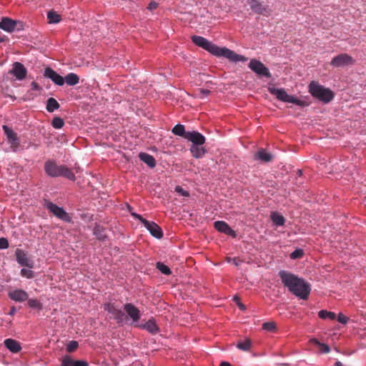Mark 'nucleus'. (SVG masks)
<instances>
[{
	"label": "nucleus",
	"instance_id": "obj_4",
	"mask_svg": "<svg viewBox=\"0 0 366 366\" xmlns=\"http://www.w3.org/2000/svg\"><path fill=\"white\" fill-rule=\"evenodd\" d=\"M309 92L313 97L325 104L331 102L335 96L332 90L314 81L309 84Z\"/></svg>",
	"mask_w": 366,
	"mask_h": 366
},
{
	"label": "nucleus",
	"instance_id": "obj_25",
	"mask_svg": "<svg viewBox=\"0 0 366 366\" xmlns=\"http://www.w3.org/2000/svg\"><path fill=\"white\" fill-rule=\"evenodd\" d=\"M139 159L147 164L149 167L153 168L156 166V160L154 157L151 154L141 152L139 154Z\"/></svg>",
	"mask_w": 366,
	"mask_h": 366
},
{
	"label": "nucleus",
	"instance_id": "obj_28",
	"mask_svg": "<svg viewBox=\"0 0 366 366\" xmlns=\"http://www.w3.org/2000/svg\"><path fill=\"white\" fill-rule=\"evenodd\" d=\"M60 105L58 102L53 97H50L46 101V110L49 112H53L54 110L58 109Z\"/></svg>",
	"mask_w": 366,
	"mask_h": 366
},
{
	"label": "nucleus",
	"instance_id": "obj_9",
	"mask_svg": "<svg viewBox=\"0 0 366 366\" xmlns=\"http://www.w3.org/2000/svg\"><path fill=\"white\" fill-rule=\"evenodd\" d=\"M249 68L259 76L271 77L269 69L259 61L252 59L248 65Z\"/></svg>",
	"mask_w": 366,
	"mask_h": 366
},
{
	"label": "nucleus",
	"instance_id": "obj_18",
	"mask_svg": "<svg viewBox=\"0 0 366 366\" xmlns=\"http://www.w3.org/2000/svg\"><path fill=\"white\" fill-rule=\"evenodd\" d=\"M214 228L225 234L232 236L233 237H236V232L233 230L229 225L224 221H217L214 223Z\"/></svg>",
	"mask_w": 366,
	"mask_h": 366
},
{
	"label": "nucleus",
	"instance_id": "obj_15",
	"mask_svg": "<svg viewBox=\"0 0 366 366\" xmlns=\"http://www.w3.org/2000/svg\"><path fill=\"white\" fill-rule=\"evenodd\" d=\"M16 257L18 263L24 267H28L29 268H32L34 266V262L31 260L28 257L26 253L22 249H17L16 250Z\"/></svg>",
	"mask_w": 366,
	"mask_h": 366
},
{
	"label": "nucleus",
	"instance_id": "obj_32",
	"mask_svg": "<svg viewBox=\"0 0 366 366\" xmlns=\"http://www.w3.org/2000/svg\"><path fill=\"white\" fill-rule=\"evenodd\" d=\"M271 219L277 226H282L285 224V217L276 212H272Z\"/></svg>",
	"mask_w": 366,
	"mask_h": 366
},
{
	"label": "nucleus",
	"instance_id": "obj_11",
	"mask_svg": "<svg viewBox=\"0 0 366 366\" xmlns=\"http://www.w3.org/2000/svg\"><path fill=\"white\" fill-rule=\"evenodd\" d=\"M104 310L112 315V317L114 319L118 324H122L125 320L124 312L120 309H118L114 304L110 302L107 303L104 305Z\"/></svg>",
	"mask_w": 366,
	"mask_h": 366
},
{
	"label": "nucleus",
	"instance_id": "obj_38",
	"mask_svg": "<svg viewBox=\"0 0 366 366\" xmlns=\"http://www.w3.org/2000/svg\"><path fill=\"white\" fill-rule=\"evenodd\" d=\"M51 125L55 129H61L64 125V122L61 117H54L52 120Z\"/></svg>",
	"mask_w": 366,
	"mask_h": 366
},
{
	"label": "nucleus",
	"instance_id": "obj_22",
	"mask_svg": "<svg viewBox=\"0 0 366 366\" xmlns=\"http://www.w3.org/2000/svg\"><path fill=\"white\" fill-rule=\"evenodd\" d=\"M203 144L192 145L189 150L193 157L196 159L202 158L207 152Z\"/></svg>",
	"mask_w": 366,
	"mask_h": 366
},
{
	"label": "nucleus",
	"instance_id": "obj_33",
	"mask_svg": "<svg viewBox=\"0 0 366 366\" xmlns=\"http://www.w3.org/2000/svg\"><path fill=\"white\" fill-rule=\"evenodd\" d=\"M318 316L320 318H321L322 320L329 319L331 320H334L336 318V314L335 312H330V311L325 310H320L318 312Z\"/></svg>",
	"mask_w": 366,
	"mask_h": 366
},
{
	"label": "nucleus",
	"instance_id": "obj_6",
	"mask_svg": "<svg viewBox=\"0 0 366 366\" xmlns=\"http://www.w3.org/2000/svg\"><path fill=\"white\" fill-rule=\"evenodd\" d=\"M131 214L135 219H139L144 224V226L149 231L150 234L153 237L157 239H160L162 237L163 232L160 227L157 225L155 222H149L146 219L143 218L140 214H138L135 212H131Z\"/></svg>",
	"mask_w": 366,
	"mask_h": 366
},
{
	"label": "nucleus",
	"instance_id": "obj_5",
	"mask_svg": "<svg viewBox=\"0 0 366 366\" xmlns=\"http://www.w3.org/2000/svg\"><path fill=\"white\" fill-rule=\"evenodd\" d=\"M268 90L270 94L276 96V97L282 102L292 103L298 106L305 105L304 102L302 100L297 99L294 96L288 94L283 89L269 87Z\"/></svg>",
	"mask_w": 366,
	"mask_h": 366
},
{
	"label": "nucleus",
	"instance_id": "obj_30",
	"mask_svg": "<svg viewBox=\"0 0 366 366\" xmlns=\"http://www.w3.org/2000/svg\"><path fill=\"white\" fill-rule=\"evenodd\" d=\"M172 133L177 136L182 137L186 139L187 132L184 129V126L182 124H177L172 129Z\"/></svg>",
	"mask_w": 366,
	"mask_h": 366
},
{
	"label": "nucleus",
	"instance_id": "obj_52",
	"mask_svg": "<svg viewBox=\"0 0 366 366\" xmlns=\"http://www.w3.org/2000/svg\"><path fill=\"white\" fill-rule=\"evenodd\" d=\"M334 366H344V365H342V363L341 362H340V361H337V362L335 363Z\"/></svg>",
	"mask_w": 366,
	"mask_h": 366
},
{
	"label": "nucleus",
	"instance_id": "obj_41",
	"mask_svg": "<svg viewBox=\"0 0 366 366\" xmlns=\"http://www.w3.org/2000/svg\"><path fill=\"white\" fill-rule=\"evenodd\" d=\"M21 274L22 277L31 279L34 277V272L28 269H21Z\"/></svg>",
	"mask_w": 366,
	"mask_h": 366
},
{
	"label": "nucleus",
	"instance_id": "obj_1",
	"mask_svg": "<svg viewBox=\"0 0 366 366\" xmlns=\"http://www.w3.org/2000/svg\"><path fill=\"white\" fill-rule=\"evenodd\" d=\"M282 284L294 295L302 300H307L311 291V287L309 283L302 278H300L295 274L289 272L281 270L279 272Z\"/></svg>",
	"mask_w": 366,
	"mask_h": 366
},
{
	"label": "nucleus",
	"instance_id": "obj_51",
	"mask_svg": "<svg viewBox=\"0 0 366 366\" xmlns=\"http://www.w3.org/2000/svg\"><path fill=\"white\" fill-rule=\"evenodd\" d=\"M219 366H230V364L227 362H222Z\"/></svg>",
	"mask_w": 366,
	"mask_h": 366
},
{
	"label": "nucleus",
	"instance_id": "obj_54",
	"mask_svg": "<svg viewBox=\"0 0 366 366\" xmlns=\"http://www.w3.org/2000/svg\"><path fill=\"white\" fill-rule=\"evenodd\" d=\"M234 300H239V298H238L237 297H234Z\"/></svg>",
	"mask_w": 366,
	"mask_h": 366
},
{
	"label": "nucleus",
	"instance_id": "obj_26",
	"mask_svg": "<svg viewBox=\"0 0 366 366\" xmlns=\"http://www.w3.org/2000/svg\"><path fill=\"white\" fill-rule=\"evenodd\" d=\"M254 157L264 162H269L272 159V155L263 149L259 150L254 154Z\"/></svg>",
	"mask_w": 366,
	"mask_h": 366
},
{
	"label": "nucleus",
	"instance_id": "obj_44",
	"mask_svg": "<svg viewBox=\"0 0 366 366\" xmlns=\"http://www.w3.org/2000/svg\"><path fill=\"white\" fill-rule=\"evenodd\" d=\"M337 321L342 324H346L348 321V317L342 313H340L337 316Z\"/></svg>",
	"mask_w": 366,
	"mask_h": 366
},
{
	"label": "nucleus",
	"instance_id": "obj_14",
	"mask_svg": "<svg viewBox=\"0 0 366 366\" xmlns=\"http://www.w3.org/2000/svg\"><path fill=\"white\" fill-rule=\"evenodd\" d=\"M9 73L13 74L18 80H23L26 76L27 71L22 64L15 62L13 64V68L9 71Z\"/></svg>",
	"mask_w": 366,
	"mask_h": 366
},
{
	"label": "nucleus",
	"instance_id": "obj_16",
	"mask_svg": "<svg viewBox=\"0 0 366 366\" xmlns=\"http://www.w3.org/2000/svg\"><path fill=\"white\" fill-rule=\"evenodd\" d=\"M44 75L45 77L50 79L56 85L62 86L64 84V79L49 67L45 69Z\"/></svg>",
	"mask_w": 366,
	"mask_h": 366
},
{
	"label": "nucleus",
	"instance_id": "obj_3",
	"mask_svg": "<svg viewBox=\"0 0 366 366\" xmlns=\"http://www.w3.org/2000/svg\"><path fill=\"white\" fill-rule=\"evenodd\" d=\"M44 170L51 177H64L69 180H75V175L70 169L65 165H59L54 161L45 162Z\"/></svg>",
	"mask_w": 366,
	"mask_h": 366
},
{
	"label": "nucleus",
	"instance_id": "obj_43",
	"mask_svg": "<svg viewBox=\"0 0 366 366\" xmlns=\"http://www.w3.org/2000/svg\"><path fill=\"white\" fill-rule=\"evenodd\" d=\"M8 247H9L8 240L4 237L0 238V249H6Z\"/></svg>",
	"mask_w": 366,
	"mask_h": 366
},
{
	"label": "nucleus",
	"instance_id": "obj_19",
	"mask_svg": "<svg viewBox=\"0 0 366 366\" xmlns=\"http://www.w3.org/2000/svg\"><path fill=\"white\" fill-rule=\"evenodd\" d=\"M19 23L8 17H4L0 21V29L8 32H12L16 29L17 24Z\"/></svg>",
	"mask_w": 366,
	"mask_h": 366
},
{
	"label": "nucleus",
	"instance_id": "obj_12",
	"mask_svg": "<svg viewBox=\"0 0 366 366\" xmlns=\"http://www.w3.org/2000/svg\"><path fill=\"white\" fill-rule=\"evenodd\" d=\"M2 128L9 143L11 144V147L15 151L19 147L20 144L17 134L6 125H4Z\"/></svg>",
	"mask_w": 366,
	"mask_h": 366
},
{
	"label": "nucleus",
	"instance_id": "obj_42",
	"mask_svg": "<svg viewBox=\"0 0 366 366\" xmlns=\"http://www.w3.org/2000/svg\"><path fill=\"white\" fill-rule=\"evenodd\" d=\"M303 251L302 249H295L294 252H292L290 254V257L292 259H298L303 256Z\"/></svg>",
	"mask_w": 366,
	"mask_h": 366
},
{
	"label": "nucleus",
	"instance_id": "obj_53",
	"mask_svg": "<svg viewBox=\"0 0 366 366\" xmlns=\"http://www.w3.org/2000/svg\"><path fill=\"white\" fill-rule=\"evenodd\" d=\"M15 312H16L15 309L12 308L10 313L14 314Z\"/></svg>",
	"mask_w": 366,
	"mask_h": 366
},
{
	"label": "nucleus",
	"instance_id": "obj_24",
	"mask_svg": "<svg viewBox=\"0 0 366 366\" xmlns=\"http://www.w3.org/2000/svg\"><path fill=\"white\" fill-rule=\"evenodd\" d=\"M141 327L147 330L153 335L157 334L159 330L153 318L149 319L144 325H142Z\"/></svg>",
	"mask_w": 366,
	"mask_h": 366
},
{
	"label": "nucleus",
	"instance_id": "obj_17",
	"mask_svg": "<svg viewBox=\"0 0 366 366\" xmlns=\"http://www.w3.org/2000/svg\"><path fill=\"white\" fill-rule=\"evenodd\" d=\"M186 139L192 142V145L204 144L205 142V137L201 133L196 131L187 132Z\"/></svg>",
	"mask_w": 366,
	"mask_h": 366
},
{
	"label": "nucleus",
	"instance_id": "obj_45",
	"mask_svg": "<svg viewBox=\"0 0 366 366\" xmlns=\"http://www.w3.org/2000/svg\"><path fill=\"white\" fill-rule=\"evenodd\" d=\"M209 93H210V92L207 89H199L198 96L200 98H204V97H207Z\"/></svg>",
	"mask_w": 366,
	"mask_h": 366
},
{
	"label": "nucleus",
	"instance_id": "obj_13",
	"mask_svg": "<svg viewBox=\"0 0 366 366\" xmlns=\"http://www.w3.org/2000/svg\"><path fill=\"white\" fill-rule=\"evenodd\" d=\"M124 310L127 315L132 320L133 322H137L140 320V311L132 303H126Z\"/></svg>",
	"mask_w": 366,
	"mask_h": 366
},
{
	"label": "nucleus",
	"instance_id": "obj_31",
	"mask_svg": "<svg viewBox=\"0 0 366 366\" xmlns=\"http://www.w3.org/2000/svg\"><path fill=\"white\" fill-rule=\"evenodd\" d=\"M47 19L49 24H57L61 19V16L54 11H49L47 13Z\"/></svg>",
	"mask_w": 366,
	"mask_h": 366
},
{
	"label": "nucleus",
	"instance_id": "obj_35",
	"mask_svg": "<svg viewBox=\"0 0 366 366\" xmlns=\"http://www.w3.org/2000/svg\"><path fill=\"white\" fill-rule=\"evenodd\" d=\"M312 342L318 346L319 350L320 352L324 353V354H327V353L330 352V349L327 345L321 343L316 339L312 340Z\"/></svg>",
	"mask_w": 366,
	"mask_h": 366
},
{
	"label": "nucleus",
	"instance_id": "obj_34",
	"mask_svg": "<svg viewBox=\"0 0 366 366\" xmlns=\"http://www.w3.org/2000/svg\"><path fill=\"white\" fill-rule=\"evenodd\" d=\"M94 234L99 240H104L106 238V234L102 227L97 225L94 229Z\"/></svg>",
	"mask_w": 366,
	"mask_h": 366
},
{
	"label": "nucleus",
	"instance_id": "obj_7",
	"mask_svg": "<svg viewBox=\"0 0 366 366\" xmlns=\"http://www.w3.org/2000/svg\"><path fill=\"white\" fill-rule=\"evenodd\" d=\"M44 206L54 215L66 222H69L70 219L68 214L64 211L62 207H59L53 202L45 199Z\"/></svg>",
	"mask_w": 366,
	"mask_h": 366
},
{
	"label": "nucleus",
	"instance_id": "obj_49",
	"mask_svg": "<svg viewBox=\"0 0 366 366\" xmlns=\"http://www.w3.org/2000/svg\"><path fill=\"white\" fill-rule=\"evenodd\" d=\"M232 263L236 265V266H239V263L241 262V261L237 258H234L232 259Z\"/></svg>",
	"mask_w": 366,
	"mask_h": 366
},
{
	"label": "nucleus",
	"instance_id": "obj_39",
	"mask_svg": "<svg viewBox=\"0 0 366 366\" xmlns=\"http://www.w3.org/2000/svg\"><path fill=\"white\" fill-rule=\"evenodd\" d=\"M262 329L269 332H273L276 329V325L274 322H267L262 325Z\"/></svg>",
	"mask_w": 366,
	"mask_h": 366
},
{
	"label": "nucleus",
	"instance_id": "obj_29",
	"mask_svg": "<svg viewBox=\"0 0 366 366\" xmlns=\"http://www.w3.org/2000/svg\"><path fill=\"white\" fill-rule=\"evenodd\" d=\"M252 347V342L249 339H246L243 341H239L237 344V347L242 351L248 352Z\"/></svg>",
	"mask_w": 366,
	"mask_h": 366
},
{
	"label": "nucleus",
	"instance_id": "obj_48",
	"mask_svg": "<svg viewBox=\"0 0 366 366\" xmlns=\"http://www.w3.org/2000/svg\"><path fill=\"white\" fill-rule=\"evenodd\" d=\"M157 7V4L154 1L153 2H151L149 6H148V9L149 10H153V9H155Z\"/></svg>",
	"mask_w": 366,
	"mask_h": 366
},
{
	"label": "nucleus",
	"instance_id": "obj_50",
	"mask_svg": "<svg viewBox=\"0 0 366 366\" xmlns=\"http://www.w3.org/2000/svg\"><path fill=\"white\" fill-rule=\"evenodd\" d=\"M237 305L239 307V309L242 310H244L246 309L245 306L239 302H237Z\"/></svg>",
	"mask_w": 366,
	"mask_h": 366
},
{
	"label": "nucleus",
	"instance_id": "obj_10",
	"mask_svg": "<svg viewBox=\"0 0 366 366\" xmlns=\"http://www.w3.org/2000/svg\"><path fill=\"white\" fill-rule=\"evenodd\" d=\"M355 62L353 58L347 54L343 53L335 56L330 64L334 67H342L352 65Z\"/></svg>",
	"mask_w": 366,
	"mask_h": 366
},
{
	"label": "nucleus",
	"instance_id": "obj_36",
	"mask_svg": "<svg viewBox=\"0 0 366 366\" xmlns=\"http://www.w3.org/2000/svg\"><path fill=\"white\" fill-rule=\"evenodd\" d=\"M27 305L30 308H32V309H38V310L42 309L41 303L40 302V301H39L36 299H29L28 302H27Z\"/></svg>",
	"mask_w": 366,
	"mask_h": 366
},
{
	"label": "nucleus",
	"instance_id": "obj_40",
	"mask_svg": "<svg viewBox=\"0 0 366 366\" xmlns=\"http://www.w3.org/2000/svg\"><path fill=\"white\" fill-rule=\"evenodd\" d=\"M78 346H79V344L76 341L71 340L68 343V345L66 346V350L69 352H72L77 349Z\"/></svg>",
	"mask_w": 366,
	"mask_h": 366
},
{
	"label": "nucleus",
	"instance_id": "obj_20",
	"mask_svg": "<svg viewBox=\"0 0 366 366\" xmlns=\"http://www.w3.org/2000/svg\"><path fill=\"white\" fill-rule=\"evenodd\" d=\"M9 297L16 302H24L28 299V294L23 290H15L9 293Z\"/></svg>",
	"mask_w": 366,
	"mask_h": 366
},
{
	"label": "nucleus",
	"instance_id": "obj_37",
	"mask_svg": "<svg viewBox=\"0 0 366 366\" xmlns=\"http://www.w3.org/2000/svg\"><path fill=\"white\" fill-rule=\"evenodd\" d=\"M157 268L164 274L169 275L172 273L171 269L162 262L157 263Z\"/></svg>",
	"mask_w": 366,
	"mask_h": 366
},
{
	"label": "nucleus",
	"instance_id": "obj_21",
	"mask_svg": "<svg viewBox=\"0 0 366 366\" xmlns=\"http://www.w3.org/2000/svg\"><path fill=\"white\" fill-rule=\"evenodd\" d=\"M61 366H89L84 360H74L70 356L66 355L62 358Z\"/></svg>",
	"mask_w": 366,
	"mask_h": 366
},
{
	"label": "nucleus",
	"instance_id": "obj_2",
	"mask_svg": "<svg viewBox=\"0 0 366 366\" xmlns=\"http://www.w3.org/2000/svg\"><path fill=\"white\" fill-rule=\"evenodd\" d=\"M192 40L194 44L204 49L217 56H224L232 62L247 61V57L236 54L234 51L227 48L219 47L202 36L194 35L192 36Z\"/></svg>",
	"mask_w": 366,
	"mask_h": 366
},
{
	"label": "nucleus",
	"instance_id": "obj_8",
	"mask_svg": "<svg viewBox=\"0 0 366 366\" xmlns=\"http://www.w3.org/2000/svg\"><path fill=\"white\" fill-rule=\"evenodd\" d=\"M247 4L253 12L263 16H269L271 14V9L268 5H264L259 0H247Z\"/></svg>",
	"mask_w": 366,
	"mask_h": 366
},
{
	"label": "nucleus",
	"instance_id": "obj_23",
	"mask_svg": "<svg viewBox=\"0 0 366 366\" xmlns=\"http://www.w3.org/2000/svg\"><path fill=\"white\" fill-rule=\"evenodd\" d=\"M4 345L8 350H9L11 352L14 353L19 352L21 349L19 342L10 338L4 340Z\"/></svg>",
	"mask_w": 366,
	"mask_h": 366
},
{
	"label": "nucleus",
	"instance_id": "obj_46",
	"mask_svg": "<svg viewBox=\"0 0 366 366\" xmlns=\"http://www.w3.org/2000/svg\"><path fill=\"white\" fill-rule=\"evenodd\" d=\"M176 191H177V192L181 193L183 196H185V197L189 196V193H188V192L184 191V190L182 188H181L180 187H176Z\"/></svg>",
	"mask_w": 366,
	"mask_h": 366
},
{
	"label": "nucleus",
	"instance_id": "obj_27",
	"mask_svg": "<svg viewBox=\"0 0 366 366\" xmlns=\"http://www.w3.org/2000/svg\"><path fill=\"white\" fill-rule=\"evenodd\" d=\"M64 79V82H66L69 86H74L79 81V77L74 73L68 74Z\"/></svg>",
	"mask_w": 366,
	"mask_h": 366
},
{
	"label": "nucleus",
	"instance_id": "obj_47",
	"mask_svg": "<svg viewBox=\"0 0 366 366\" xmlns=\"http://www.w3.org/2000/svg\"><path fill=\"white\" fill-rule=\"evenodd\" d=\"M31 89L33 90H39L40 89V86H39V84L35 82V81H32L31 84Z\"/></svg>",
	"mask_w": 366,
	"mask_h": 366
}]
</instances>
